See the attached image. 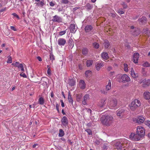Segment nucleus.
I'll use <instances>...</instances> for the list:
<instances>
[{
  "label": "nucleus",
  "mask_w": 150,
  "mask_h": 150,
  "mask_svg": "<svg viewBox=\"0 0 150 150\" xmlns=\"http://www.w3.org/2000/svg\"><path fill=\"white\" fill-rule=\"evenodd\" d=\"M139 58V54L137 53H134L133 57V60L134 62L135 63H138Z\"/></svg>",
  "instance_id": "nucleus-17"
},
{
  "label": "nucleus",
  "mask_w": 150,
  "mask_h": 150,
  "mask_svg": "<svg viewBox=\"0 0 150 150\" xmlns=\"http://www.w3.org/2000/svg\"><path fill=\"white\" fill-rule=\"evenodd\" d=\"M139 21L142 24L145 23L146 21V18L145 17H142V18L139 19Z\"/></svg>",
  "instance_id": "nucleus-27"
},
{
  "label": "nucleus",
  "mask_w": 150,
  "mask_h": 150,
  "mask_svg": "<svg viewBox=\"0 0 150 150\" xmlns=\"http://www.w3.org/2000/svg\"><path fill=\"white\" fill-rule=\"evenodd\" d=\"M61 122L62 124L66 126V125H68V121L67 118L66 116H63L61 120Z\"/></svg>",
  "instance_id": "nucleus-16"
},
{
  "label": "nucleus",
  "mask_w": 150,
  "mask_h": 150,
  "mask_svg": "<svg viewBox=\"0 0 150 150\" xmlns=\"http://www.w3.org/2000/svg\"><path fill=\"white\" fill-rule=\"evenodd\" d=\"M124 70L126 72H127L128 71V65L126 64H124Z\"/></svg>",
  "instance_id": "nucleus-38"
},
{
  "label": "nucleus",
  "mask_w": 150,
  "mask_h": 150,
  "mask_svg": "<svg viewBox=\"0 0 150 150\" xmlns=\"http://www.w3.org/2000/svg\"><path fill=\"white\" fill-rule=\"evenodd\" d=\"M18 68L19 69H21L22 71H24L23 65L22 64H20L19 67H18Z\"/></svg>",
  "instance_id": "nucleus-44"
},
{
  "label": "nucleus",
  "mask_w": 150,
  "mask_h": 150,
  "mask_svg": "<svg viewBox=\"0 0 150 150\" xmlns=\"http://www.w3.org/2000/svg\"><path fill=\"white\" fill-rule=\"evenodd\" d=\"M91 71L90 70H88L85 72V75L86 77H88L91 76Z\"/></svg>",
  "instance_id": "nucleus-35"
},
{
  "label": "nucleus",
  "mask_w": 150,
  "mask_h": 150,
  "mask_svg": "<svg viewBox=\"0 0 150 150\" xmlns=\"http://www.w3.org/2000/svg\"><path fill=\"white\" fill-rule=\"evenodd\" d=\"M69 85L71 86H74V85L75 84V82L74 80L73 79H70L69 80Z\"/></svg>",
  "instance_id": "nucleus-32"
},
{
  "label": "nucleus",
  "mask_w": 150,
  "mask_h": 150,
  "mask_svg": "<svg viewBox=\"0 0 150 150\" xmlns=\"http://www.w3.org/2000/svg\"><path fill=\"white\" fill-rule=\"evenodd\" d=\"M86 7H87V8L89 9H91L93 7L92 5L89 3L87 4Z\"/></svg>",
  "instance_id": "nucleus-45"
},
{
  "label": "nucleus",
  "mask_w": 150,
  "mask_h": 150,
  "mask_svg": "<svg viewBox=\"0 0 150 150\" xmlns=\"http://www.w3.org/2000/svg\"><path fill=\"white\" fill-rule=\"evenodd\" d=\"M104 62H98L95 64V67L97 71H99L100 69L104 65Z\"/></svg>",
  "instance_id": "nucleus-11"
},
{
  "label": "nucleus",
  "mask_w": 150,
  "mask_h": 150,
  "mask_svg": "<svg viewBox=\"0 0 150 150\" xmlns=\"http://www.w3.org/2000/svg\"><path fill=\"white\" fill-rule=\"evenodd\" d=\"M11 29L14 30V31H16V29L15 28V27H14V26H11Z\"/></svg>",
  "instance_id": "nucleus-61"
},
{
  "label": "nucleus",
  "mask_w": 150,
  "mask_h": 150,
  "mask_svg": "<svg viewBox=\"0 0 150 150\" xmlns=\"http://www.w3.org/2000/svg\"><path fill=\"white\" fill-rule=\"evenodd\" d=\"M88 49L86 48H83L82 50V54L85 55H87L88 53Z\"/></svg>",
  "instance_id": "nucleus-30"
},
{
  "label": "nucleus",
  "mask_w": 150,
  "mask_h": 150,
  "mask_svg": "<svg viewBox=\"0 0 150 150\" xmlns=\"http://www.w3.org/2000/svg\"><path fill=\"white\" fill-rule=\"evenodd\" d=\"M85 110H86L87 112L90 114H91V112H92V110L89 108H86L85 109Z\"/></svg>",
  "instance_id": "nucleus-53"
},
{
  "label": "nucleus",
  "mask_w": 150,
  "mask_h": 150,
  "mask_svg": "<svg viewBox=\"0 0 150 150\" xmlns=\"http://www.w3.org/2000/svg\"><path fill=\"white\" fill-rule=\"evenodd\" d=\"M127 113V112H125V110L123 109H119L116 111L117 115L120 118H126V116L125 115Z\"/></svg>",
  "instance_id": "nucleus-4"
},
{
  "label": "nucleus",
  "mask_w": 150,
  "mask_h": 150,
  "mask_svg": "<svg viewBox=\"0 0 150 150\" xmlns=\"http://www.w3.org/2000/svg\"><path fill=\"white\" fill-rule=\"evenodd\" d=\"M66 33V30H64L60 31L59 33V34L60 35L62 36L64 34Z\"/></svg>",
  "instance_id": "nucleus-50"
},
{
  "label": "nucleus",
  "mask_w": 150,
  "mask_h": 150,
  "mask_svg": "<svg viewBox=\"0 0 150 150\" xmlns=\"http://www.w3.org/2000/svg\"><path fill=\"white\" fill-rule=\"evenodd\" d=\"M111 84L110 80H109L108 81V84L106 86V91H108L110 90L111 88Z\"/></svg>",
  "instance_id": "nucleus-26"
},
{
  "label": "nucleus",
  "mask_w": 150,
  "mask_h": 150,
  "mask_svg": "<svg viewBox=\"0 0 150 150\" xmlns=\"http://www.w3.org/2000/svg\"><path fill=\"white\" fill-rule=\"evenodd\" d=\"M93 46L95 48H98L99 47V44L96 42H94L93 44Z\"/></svg>",
  "instance_id": "nucleus-42"
},
{
  "label": "nucleus",
  "mask_w": 150,
  "mask_h": 150,
  "mask_svg": "<svg viewBox=\"0 0 150 150\" xmlns=\"http://www.w3.org/2000/svg\"><path fill=\"white\" fill-rule=\"evenodd\" d=\"M56 108L57 110L58 111H59V105H58V104H56Z\"/></svg>",
  "instance_id": "nucleus-64"
},
{
  "label": "nucleus",
  "mask_w": 150,
  "mask_h": 150,
  "mask_svg": "<svg viewBox=\"0 0 150 150\" xmlns=\"http://www.w3.org/2000/svg\"><path fill=\"white\" fill-rule=\"evenodd\" d=\"M124 141L123 139H120L116 142L115 144V145L116 148L118 150H121L123 147H124Z\"/></svg>",
  "instance_id": "nucleus-6"
},
{
  "label": "nucleus",
  "mask_w": 150,
  "mask_h": 150,
  "mask_svg": "<svg viewBox=\"0 0 150 150\" xmlns=\"http://www.w3.org/2000/svg\"><path fill=\"white\" fill-rule=\"evenodd\" d=\"M47 73L49 75L51 74V70L50 68H48L47 71Z\"/></svg>",
  "instance_id": "nucleus-55"
},
{
  "label": "nucleus",
  "mask_w": 150,
  "mask_h": 150,
  "mask_svg": "<svg viewBox=\"0 0 150 150\" xmlns=\"http://www.w3.org/2000/svg\"><path fill=\"white\" fill-rule=\"evenodd\" d=\"M117 15V14L114 11H113L112 13H111L109 14V16L112 17L113 18L115 17Z\"/></svg>",
  "instance_id": "nucleus-41"
},
{
  "label": "nucleus",
  "mask_w": 150,
  "mask_h": 150,
  "mask_svg": "<svg viewBox=\"0 0 150 150\" xmlns=\"http://www.w3.org/2000/svg\"><path fill=\"white\" fill-rule=\"evenodd\" d=\"M140 102L138 99H135L132 101L129 105V108L131 110H134L137 108L141 105Z\"/></svg>",
  "instance_id": "nucleus-2"
},
{
  "label": "nucleus",
  "mask_w": 150,
  "mask_h": 150,
  "mask_svg": "<svg viewBox=\"0 0 150 150\" xmlns=\"http://www.w3.org/2000/svg\"><path fill=\"white\" fill-rule=\"evenodd\" d=\"M6 8H4L0 10V11L1 12H3L4 11H5L6 10Z\"/></svg>",
  "instance_id": "nucleus-63"
},
{
  "label": "nucleus",
  "mask_w": 150,
  "mask_h": 150,
  "mask_svg": "<svg viewBox=\"0 0 150 150\" xmlns=\"http://www.w3.org/2000/svg\"><path fill=\"white\" fill-rule=\"evenodd\" d=\"M50 59L52 60H54V55L52 54H51L50 56Z\"/></svg>",
  "instance_id": "nucleus-57"
},
{
  "label": "nucleus",
  "mask_w": 150,
  "mask_h": 150,
  "mask_svg": "<svg viewBox=\"0 0 150 150\" xmlns=\"http://www.w3.org/2000/svg\"><path fill=\"white\" fill-rule=\"evenodd\" d=\"M139 33L140 31L139 29L138 28H136L133 34L134 36H136L139 35Z\"/></svg>",
  "instance_id": "nucleus-31"
},
{
  "label": "nucleus",
  "mask_w": 150,
  "mask_h": 150,
  "mask_svg": "<svg viewBox=\"0 0 150 150\" xmlns=\"http://www.w3.org/2000/svg\"><path fill=\"white\" fill-rule=\"evenodd\" d=\"M101 57L103 59L105 60L108 59L109 58L108 53L105 52L102 53Z\"/></svg>",
  "instance_id": "nucleus-24"
},
{
  "label": "nucleus",
  "mask_w": 150,
  "mask_h": 150,
  "mask_svg": "<svg viewBox=\"0 0 150 150\" xmlns=\"http://www.w3.org/2000/svg\"><path fill=\"white\" fill-rule=\"evenodd\" d=\"M145 125L150 128V121H146L144 122Z\"/></svg>",
  "instance_id": "nucleus-46"
},
{
  "label": "nucleus",
  "mask_w": 150,
  "mask_h": 150,
  "mask_svg": "<svg viewBox=\"0 0 150 150\" xmlns=\"http://www.w3.org/2000/svg\"><path fill=\"white\" fill-rule=\"evenodd\" d=\"M93 28L91 25H87L85 28V30L86 32H89L93 29Z\"/></svg>",
  "instance_id": "nucleus-23"
},
{
  "label": "nucleus",
  "mask_w": 150,
  "mask_h": 150,
  "mask_svg": "<svg viewBox=\"0 0 150 150\" xmlns=\"http://www.w3.org/2000/svg\"><path fill=\"white\" fill-rule=\"evenodd\" d=\"M131 74L132 76L134 78H136L138 76V74L135 72V71L132 68H131Z\"/></svg>",
  "instance_id": "nucleus-22"
},
{
  "label": "nucleus",
  "mask_w": 150,
  "mask_h": 150,
  "mask_svg": "<svg viewBox=\"0 0 150 150\" xmlns=\"http://www.w3.org/2000/svg\"><path fill=\"white\" fill-rule=\"evenodd\" d=\"M8 60L7 61V63H11L12 62V60L11 57L10 56L8 57Z\"/></svg>",
  "instance_id": "nucleus-39"
},
{
  "label": "nucleus",
  "mask_w": 150,
  "mask_h": 150,
  "mask_svg": "<svg viewBox=\"0 0 150 150\" xmlns=\"http://www.w3.org/2000/svg\"><path fill=\"white\" fill-rule=\"evenodd\" d=\"M38 103L40 105H43L45 103L44 98L42 97L40 98L38 100Z\"/></svg>",
  "instance_id": "nucleus-28"
},
{
  "label": "nucleus",
  "mask_w": 150,
  "mask_h": 150,
  "mask_svg": "<svg viewBox=\"0 0 150 150\" xmlns=\"http://www.w3.org/2000/svg\"><path fill=\"white\" fill-rule=\"evenodd\" d=\"M66 41L65 39L62 38L59 39L57 41L58 44L59 45L64 46L65 44Z\"/></svg>",
  "instance_id": "nucleus-19"
},
{
  "label": "nucleus",
  "mask_w": 150,
  "mask_h": 150,
  "mask_svg": "<svg viewBox=\"0 0 150 150\" xmlns=\"http://www.w3.org/2000/svg\"><path fill=\"white\" fill-rule=\"evenodd\" d=\"M12 65H13L14 67H18L20 64L19 62H16L15 63H13L11 64Z\"/></svg>",
  "instance_id": "nucleus-36"
},
{
  "label": "nucleus",
  "mask_w": 150,
  "mask_h": 150,
  "mask_svg": "<svg viewBox=\"0 0 150 150\" xmlns=\"http://www.w3.org/2000/svg\"><path fill=\"white\" fill-rule=\"evenodd\" d=\"M64 134V131L62 129H60L59 130V136L60 137H63Z\"/></svg>",
  "instance_id": "nucleus-33"
},
{
  "label": "nucleus",
  "mask_w": 150,
  "mask_h": 150,
  "mask_svg": "<svg viewBox=\"0 0 150 150\" xmlns=\"http://www.w3.org/2000/svg\"><path fill=\"white\" fill-rule=\"evenodd\" d=\"M105 91L104 89H101L100 90V92L102 93L103 94H107V92L106 91Z\"/></svg>",
  "instance_id": "nucleus-47"
},
{
  "label": "nucleus",
  "mask_w": 150,
  "mask_h": 150,
  "mask_svg": "<svg viewBox=\"0 0 150 150\" xmlns=\"http://www.w3.org/2000/svg\"><path fill=\"white\" fill-rule=\"evenodd\" d=\"M93 62L92 60H88L86 61V65L88 67L91 66Z\"/></svg>",
  "instance_id": "nucleus-34"
},
{
  "label": "nucleus",
  "mask_w": 150,
  "mask_h": 150,
  "mask_svg": "<svg viewBox=\"0 0 150 150\" xmlns=\"http://www.w3.org/2000/svg\"><path fill=\"white\" fill-rule=\"evenodd\" d=\"M12 15L15 17H16L18 19H19V17L17 15L16 13H13Z\"/></svg>",
  "instance_id": "nucleus-54"
},
{
  "label": "nucleus",
  "mask_w": 150,
  "mask_h": 150,
  "mask_svg": "<svg viewBox=\"0 0 150 150\" xmlns=\"http://www.w3.org/2000/svg\"><path fill=\"white\" fill-rule=\"evenodd\" d=\"M145 119L144 117L142 116H139L137 118L134 119L133 121L135 123L138 124L142 123L144 121Z\"/></svg>",
  "instance_id": "nucleus-8"
},
{
  "label": "nucleus",
  "mask_w": 150,
  "mask_h": 150,
  "mask_svg": "<svg viewBox=\"0 0 150 150\" xmlns=\"http://www.w3.org/2000/svg\"><path fill=\"white\" fill-rule=\"evenodd\" d=\"M90 99L89 96L88 94H86L83 97V100L82 101V104L85 105H87V101Z\"/></svg>",
  "instance_id": "nucleus-14"
},
{
  "label": "nucleus",
  "mask_w": 150,
  "mask_h": 150,
  "mask_svg": "<svg viewBox=\"0 0 150 150\" xmlns=\"http://www.w3.org/2000/svg\"><path fill=\"white\" fill-rule=\"evenodd\" d=\"M141 138L137 133L136 134L132 133L129 136V139L132 141H138L140 140Z\"/></svg>",
  "instance_id": "nucleus-5"
},
{
  "label": "nucleus",
  "mask_w": 150,
  "mask_h": 150,
  "mask_svg": "<svg viewBox=\"0 0 150 150\" xmlns=\"http://www.w3.org/2000/svg\"><path fill=\"white\" fill-rule=\"evenodd\" d=\"M23 71H22L21 74H20V76H21L23 77L24 78H26L27 76L24 73H23Z\"/></svg>",
  "instance_id": "nucleus-49"
},
{
  "label": "nucleus",
  "mask_w": 150,
  "mask_h": 150,
  "mask_svg": "<svg viewBox=\"0 0 150 150\" xmlns=\"http://www.w3.org/2000/svg\"><path fill=\"white\" fill-rule=\"evenodd\" d=\"M102 123L106 126L110 125L113 122L114 119L113 117L111 115H103L101 118Z\"/></svg>",
  "instance_id": "nucleus-1"
},
{
  "label": "nucleus",
  "mask_w": 150,
  "mask_h": 150,
  "mask_svg": "<svg viewBox=\"0 0 150 150\" xmlns=\"http://www.w3.org/2000/svg\"><path fill=\"white\" fill-rule=\"evenodd\" d=\"M143 66L145 67H150V64L146 62L142 64Z\"/></svg>",
  "instance_id": "nucleus-43"
},
{
  "label": "nucleus",
  "mask_w": 150,
  "mask_h": 150,
  "mask_svg": "<svg viewBox=\"0 0 150 150\" xmlns=\"http://www.w3.org/2000/svg\"><path fill=\"white\" fill-rule=\"evenodd\" d=\"M136 133L141 138L143 137L145 135V129L142 126L137 127V128Z\"/></svg>",
  "instance_id": "nucleus-3"
},
{
  "label": "nucleus",
  "mask_w": 150,
  "mask_h": 150,
  "mask_svg": "<svg viewBox=\"0 0 150 150\" xmlns=\"http://www.w3.org/2000/svg\"><path fill=\"white\" fill-rule=\"evenodd\" d=\"M52 21L54 22L60 23L62 22V19L60 17L57 15H55L52 17Z\"/></svg>",
  "instance_id": "nucleus-10"
},
{
  "label": "nucleus",
  "mask_w": 150,
  "mask_h": 150,
  "mask_svg": "<svg viewBox=\"0 0 150 150\" xmlns=\"http://www.w3.org/2000/svg\"><path fill=\"white\" fill-rule=\"evenodd\" d=\"M118 13L121 14H122L124 13V11L122 9H120L118 11Z\"/></svg>",
  "instance_id": "nucleus-56"
},
{
  "label": "nucleus",
  "mask_w": 150,
  "mask_h": 150,
  "mask_svg": "<svg viewBox=\"0 0 150 150\" xmlns=\"http://www.w3.org/2000/svg\"><path fill=\"white\" fill-rule=\"evenodd\" d=\"M122 5L124 8H127V5L125 3L123 2Z\"/></svg>",
  "instance_id": "nucleus-58"
},
{
  "label": "nucleus",
  "mask_w": 150,
  "mask_h": 150,
  "mask_svg": "<svg viewBox=\"0 0 150 150\" xmlns=\"http://www.w3.org/2000/svg\"><path fill=\"white\" fill-rule=\"evenodd\" d=\"M79 86L81 89H84L85 88L86 84L83 80H80L79 83Z\"/></svg>",
  "instance_id": "nucleus-20"
},
{
  "label": "nucleus",
  "mask_w": 150,
  "mask_h": 150,
  "mask_svg": "<svg viewBox=\"0 0 150 150\" xmlns=\"http://www.w3.org/2000/svg\"><path fill=\"white\" fill-rule=\"evenodd\" d=\"M144 98L147 100L150 99V93L149 92H146L144 93Z\"/></svg>",
  "instance_id": "nucleus-25"
},
{
  "label": "nucleus",
  "mask_w": 150,
  "mask_h": 150,
  "mask_svg": "<svg viewBox=\"0 0 150 150\" xmlns=\"http://www.w3.org/2000/svg\"><path fill=\"white\" fill-rule=\"evenodd\" d=\"M139 82L140 83H142V85L144 87H145L146 86H148L150 85V80H141Z\"/></svg>",
  "instance_id": "nucleus-9"
},
{
  "label": "nucleus",
  "mask_w": 150,
  "mask_h": 150,
  "mask_svg": "<svg viewBox=\"0 0 150 150\" xmlns=\"http://www.w3.org/2000/svg\"><path fill=\"white\" fill-rule=\"evenodd\" d=\"M95 142V143L97 145H99V144L100 143V141L99 140H96Z\"/></svg>",
  "instance_id": "nucleus-62"
},
{
  "label": "nucleus",
  "mask_w": 150,
  "mask_h": 150,
  "mask_svg": "<svg viewBox=\"0 0 150 150\" xmlns=\"http://www.w3.org/2000/svg\"><path fill=\"white\" fill-rule=\"evenodd\" d=\"M50 5L51 6H53L55 4L52 1H51L50 2Z\"/></svg>",
  "instance_id": "nucleus-59"
},
{
  "label": "nucleus",
  "mask_w": 150,
  "mask_h": 150,
  "mask_svg": "<svg viewBox=\"0 0 150 150\" xmlns=\"http://www.w3.org/2000/svg\"><path fill=\"white\" fill-rule=\"evenodd\" d=\"M81 98V96L79 95H77L76 96V100L78 101H79Z\"/></svg>",
  "instance_id": "nucleus-51"
},
{
  "label": "nucleus",
  "mask_w": 150,
  "mask_h": 150,
  "mask_svg": "<svg viewBox=\"0 0 150 150\" xmlns=\"http://www.w3.org/2000/svg\"><path fill=\"white\" fill-rule=\"evenodd\" d=\"M104 44V46L106 48H108L110 45V44L108 41H105Z\"/></svg>",
  "instance_id": "nucleus-37"
},
{
  "label": "nucleus",
  "mask_w": 150,
  "mask_h": 150,
  "mask_svg": "<svg viewBox=\"0 0 150 150\" xmlns=\"http://www.w3.org/2000/svg\"><path fill=\"white\" fill-rule=\"evenodd\" d=\"M69 45L73 47L74 45V42L72 39H70L69 40Z\"/></svg>",
  "instance_id": "nucleus-40"
},
{
  "label": "nucleus",
  "mask_w": 150,
  "mask_h": 150,
  "mask_svg": "<svg viewBox=\"0 0 150 150\" xmlns=\"http://www.w3.org/2000/svg\"><path fill=\"white\" fill-rule=\"evenodd\" d=\"M68 99L69 102L71 104H73V100L72 99L71 96L70 95V92H69L68 95Z\"/></svg>",
  "instance_id": "nucleus-29"
},
{
  "label": "nucleus",
  "mask_w": 150,
  "mask_h": 150,
  "mask_svg": "<svg viewBox=\"0 0 150 150\" xmlns=\"http://www.w3.org/2000/svg\"><path fill=\"white\" fill-rule=\"evenodd\" d=\"M89 135H91L92 134L91 131L90 129H87L85 130Z\"/></svg>",
  "instance_id": "nucleus-52"
},
{
  "label": "nucleus",
  "mask_w": 150,
  "mask_h": 150,
  "mask_svg": "<svg viewBox=\"0 0 150 150\" xmlns=\"http://www.w3.org/2000/svg\"><path fill=\"white\" fill-rule=\"evenodd\" d=\"M121 79L122 81L128 82L130 81V79L129 76L126 74H124L121 76Z\"/></svg>",
  "instance_id": "nucleus-12"
},
{
  "label": "nucleus",
  "mask_w": 150,
  "mask_h": 150,
  "mask_svg": "<svg viewBox=\"0 0 150 150\" xmlns=\"http://www.w3.org/2000/svg\"><path fill=\"white\" fill-rule=\"evenodd\" d=\"M124 141V147H125L127 148L128 147L132 146V144L127 139H123Z\"/></svg>",
  "instance_id": "nucleus-13"
},
{
  "label": "nucleus",
  "mask_w": 150,
  "mask_h": 150,
  "mask_svg": "<svg viewBox=\"0 0 150 150\" xmlns=\"http://www.w3.org/2000/svg\"><path fill=\"white\" fill-rule=\"evenodd\" d=\"M70 31L71 33H74L77 30V28L75 27V25L74 24H71L69 28Z\"/></svg>",
  "instance_id": "nucleus-18"
},
{
  "label": "nucleus",
  "mask_w": 150,
  "mask_h": 150,
  "mask_svg": "<svg viewBox=\"0 0 150 150\" xmlns=\"http://www.w3.org/2000/svg\"><path fill=\"white\" fill-rule=\"evenodd\" d=\"M117 104V101L116 99H115L108 103V105L109 108L110 109H112L116 107Z\"/></svg>",
  "instance_id": "nucleus-7"
},
{
  "label": "nucleus",
  "mask_w": 150,
  "mask_h": 150,
  "mask_svg": "<svg viewBox=\"0 0 150 150\" xmlns=\"http://www.w3.org/2000/svg\"><path fill=\"white\" fill-rule=\"evenodd\" d=\"M60 102L61 103V106L62 107H64V103L63 101L62 100H60Z\"/></svg>",
  "instance_id": "nucleus-60"
},
{
  "label": "nucleus",
  "mask_w": 150,
  "mask_h": 150,
  "mask_svg": "<svg viewBox=\"0 0 150 150\" xmlns=\"http://www.w3.org/2000/svg\"><path fill=\"white\" fill-rule=\"evenodd\" d=\"M35 1L38 2L37 5L39 6L42 7L45 5L44 0H35Z\"/></svg>",
  "instance_id": "nucleus-21"
},
{
  "label": "nucleus",
  "mask_w": 150,
  "mask_h": 150,
  "mask_svg": "<svg viewBox=\"0 0 150 150\" xmlns=\"http://www.w3.org/2000/svg\"><path fill=\"white\" fill-rule=\"evenodd\" d=\"M106 99L105 98L101 99L98 104V106L100 107H103L106 104L105 101Z\"/></svg>",
  "instance_id": "nucleus-15"
},
{
  "label": "nucleus",
  "mask_w": 150,
  "mask_h": 150,
  "mask_svg": "<svg viewBox=\"0 0 150 150\" xmlns=\"http://www.w3.org/2000/svg\"><path fill=\"white\" fill-rule=\"evenodd\" d=\"M61 2L62 4H67L69 2V1L68 0H62Z\"/></svg>",
  "instance_id": "nucleus-48"
}]
</instances>
